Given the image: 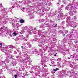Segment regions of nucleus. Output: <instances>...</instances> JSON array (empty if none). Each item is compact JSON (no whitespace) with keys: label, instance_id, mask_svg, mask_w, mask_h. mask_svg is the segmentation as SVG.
I'll return each mask as SVG.
<instances>
[{"label":"nucleus","instance_id":"f257e3e1","mask_svg":"<svg viewBox=\"0 0 78 78\" xmlns=\"http://www.w3.org/2000/svg\"><path fill=\"white\" fill-rule=\"evenodd\" d=\"M8 33L10 36L12 37L13 36V33L11 31L8 32Z\"/></svg>","mask_w":78,"mask_h":78},{"label":"nucleus","instance_id":"f03ea898","mask_svg":"<svg viewBox=\"0 0 78 78\" xmlns=\"http://www.w3.org/2000/svg\"><path fill=\"white\" fill-rule=\"evenodd\" d=\"M73 11L72 10H70V14L71 16H73Z\"/></svg>","mask_w":78,"mask_h":78},{"label":"nucleus","instance_id":"7ed1b4c3","mask_svg":"<svg viewBox=\"0 0 78 78\" xmlns=\"http://www.w3.org/2000/svg\"><path fill=\"white\" fill-rule=\"evenodd\" d=\"M57 61H58V62H59V61H61V58H58L57 59Z\"/></svg>","mask_w":78,"mask_h":78},{"label":"nucleus","instance_id":"20e7f679","mask_svg":"<svg viewBox=\"0 0 78 78\" xmlns=\"http://www.w3.org/2000/svg\"><path fill=\"white\" fill-rule=\"evenodd\" d=\"M13 36H17V34L16 32H13Z\"/></svg>","mask_w":78,"mask_h":78},{"label":"nucleus","instance_id":"39448f33","mask_svg":"<svg viewBox=\"0 0 78 78\" xmlns=\"http://www.w3.org/2000/svg\"><path fill=\"white\" fill-rule=\"evenodd\" d=\"M20 22L21 23H24V20H20Z\"/></svg>","mask_w":78,"mask_h":78},{"label":"nucleus","instance_id":"423d86ee","mask_svg":"<svg viewBox=\"0 0 78 78\" xmlns=\"http://www.w3.org/2000/svg\"><path fill=\"white\" fill-rule=\"evenodd\" d=\"M65 9H66V10H67V11H68V10H69V9L68 8V7H67V6H66V7H65Z\"/></svg>","mask_w":78,"mask_h":78},{"label":"nucleus","instance_id":"0eeeda50","mask_svg":"<svg viewBox=\"0 0 78 78\" xmlns=\"http://www.w3.org/2000/svg\"><path fill=\"white\" fill-rule=\"evenodd\" d=\"M3 73V71L2 70H0V74H2Z\"/></svg>","mask_w":78,"mask_h":78},{"label":"nucleus","instance_id":"6e6552de","mask_svg":"<svg viewBox=\"0 0 78 78\" xmlns=\"http://www.w3.org/2000/svg\"><path fill=\"white\" fill-rule=\"evenodd\" d=\"M39 55H42V52H40L39 53Z\"/></svg>","mask_w":78,"mask_h":78},{"label":"nucleus","instance_id":"1a4fd4ad","mask_svg":"<svg viewBox=\"0 0 78 78\" xmlns=\"http://www.w3.org/2000/svg\"><path fill=\"white\" fill-rule=\"evenodd\" d=\"M15 78H17V75L16 74L14 76Z\"/></svg>","mask_w":78,"mask_h":78},{"label":"nucleus","instance_id":"9d476101","mask_svg":"<svg viewBox=\"0 0 78 78\" xmlns=\"http://www.w3.org/2000/svg\"><path fill=\"white\" fill-rule=\"evenodd\" d=\"M73 27H75V24H73Z\"/></svg>","mask_w":78,"mask_h":78},{"label":"nucleus","instance_id":"9b49d317","mask_svg":"<svg viewBox=\"0 0 78 78\" xmlns=\"http://www.w3.org/2000/svg\"><path fill=\"white\" fill-rule=\"evenodd\" d=\"M31 45H30L29 46V48H31Z\"/></svg>","mask_w":78,"mask_h":78},{"label":"nucleus","instance_id":"f8f14e48","mask_svg":"<svg viewBox=\"0 0 78 78\" xmlns=\"http://www.w3.org/2000/svg\"><path fill=\"white\" fill-rule=\"evenodd\" d=\"M53 70H54V71H55V72H56V71H57V70H56L55 69H54Z\"/></svg>","mask_w":78,"mask_h":78},{"label":"nucleus","instance_id":"ddd939ff","mask_svg":"<svg viewBox=\"0 0 78 78\" xmlns=\"http://www.w3.org/2000/svg\"><path fill=\"white\" fill-rule=\"evenodd\" d=\"M7 61H7V62L8 63L9 62V60H8Z\"/></svg>","mask_w":78,"mask_h":78},{"label":"nucleus","instance_id":"4468645a","mask_svg":"<svg viewBox=\"0 0 78 78\" xmlns=\"http://www.w3.org/2000/svg\"><path fill=\"white\" fill-rule=\"evenodd\" d=\"M61 15H60H60H58V18H59V16H61Z\"/></svg>","mask_w":78,"mask_h":78},{"label":"nucleus","instance_id":"2eb2a0df","mask_svg":"<svg viewBox=\"0 0 78 78\" xmlns=\"http://www.w3.org/2000/svg\"><path fill=\"white\" fill-rule=\"evenodd\" d=\"M0 45H1V46H2V43H0Z\"/></svg>","mask_w":78,"mask_h":78},{"label":"nucleus","instance_id":"dca6fc26","mask_svg":"<svg viewBox=\"0 0 78 78\" xmlns=\"http://www.w3.org/2000/svg\"><path fill=\"white\" fill-rule=\"evenodd\" d=\"M54 56H56V54H55V55H54Z\"/></svg>","mask_w":78,"mask_h":78},{"label":"nucleus","instance_id":"f3484780","mask_svg":"<svg viewBox=\"0 0 78 78\" xmlns=\"http://www.w3.org/2000/svg\"><path fill=\"white\" fill-rule=\"evenodd\" d=\"M29 62H31V61H30V60H29Z\"/></svg>","mask_w":78,"mask_h":78},{"label":"nucleus","instance_id":"a211bd4d","mask_svg":"<svg viewBox=\"0 0 78 78\" xmlns=\"http://www.w3.org/2000/svg\"><path fill=\"white\" fill-rule=\"evenodd\" d=\"M56 70H59V69H58V68H56Z\"/></svg>","mask_w":78,"mask_h":78},{"label":"nucleus","instance_id":"6ab92c4d","mask_svg":"<svg viewBox=\"0 0 78 78\" xmlns=\"http://www.w3.org/2000/svg\"><path fill=\"white\" fill-rule=\"evenodd\" d=\"M74 19H76V17H74Z\"/></svg>","mask_w":78,"mask_h":78},{"label":"nucleus","instance_id":"aec40b11","mask_svg":"<svg viewBox=\"0 0 78 78\" xmlns=\"http://www.w3.org/2000/svg\"><path fill=\"white\" fill-rule=\"evenodd\" d=\"M0 5L1 6H2V4H0Z\"/></svg>","mask_w":78,"mask_h":78},{"label":"nucleus","instance_id":"412c9836","mask_svg":"<svg viewBox=\"0 0 78 78\" xmlns=\"http://www.w3.org/2000/svg\"><path fill=\"white\" fill-rule=\"evenodd\" d=\"M61 7H63V5H61Z\"/></svg>","mask_w":78,"mask_h":78},{"label":"nucleus","instance_id":"4be33fe9","mask_svg":"<svg viewBox=\"0 0 78 78\" xmlns=\"http://www.w3.org/2000/svg\"><path fill=\"white\" fill-rule=\"evenodd\" d=\"M23 46H21V48H23Z\"/></svg>","mask_w":78,"mask_h":78},{"label":"nucleus","instance_id":"5701e85b","mask_svg":"<svg viewBox=\"0 0 78 78\" xmlns=\"http://www.w3.org/2000/svg\"><path fill=\"white\" fill-rule=\"evenodd\" d=\"M23 9H25V8L24 7V8H23Z\"/></svg>","mask_w":78,"mask_h":78},{"label":"nucleus","instance_id":"b1692460","mask_svg":"<svg viewBox=\"0 0 78 78\" xmlns=\"http://www.w3.org/2000/svg\"><path fill=\"white\" fill-rule=\"evenodd\" d=\"M68 59H70V58H68Z\"/></svg>","mask_w":78,"mask_h":78},{"label":"nucleus","instance_id":"393cba45","mask_svg":"<svg viewBox=\"0 0 78 78\" xmlns=\"http://www.w3.org/2000/svg\"><path fill=\"white\" fill-rule=\"evenodd\" d=\"M59 20V19H58Z\"/></svg>","mask_w":78,"mask_h":78},{"label":"nucleus","instance_id":"a878e982","mask_svg":"<svg viewBox=\"0 0 78 78\" xmlns=\"http://www.w3.org/2000/svg\"><path fill=\"white\" fill-rule=\"evenodd\" d=\"M65 4L66 5V3H65Z\"/></svg>","mask_w":78,"mask_h":78}]
</instances>
